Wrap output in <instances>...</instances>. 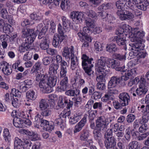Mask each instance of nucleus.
Here are the masks:
<instances>
[{
	"mask_svg": "<svg viewBox=\"0 0 149 149\" xmlns=\"http://www.w3.org/2000/svg\"><path fill=\"white\" fill-rule=\"evenodd\" d=\"M60 114L59 115L60 118L56 119L54 122V126L55 125L59 128L61 130H63L65 127V124L64 120H65L66 118L69 116H66L65 118L61 117L60 116Z\"/></svg>",
	"mask_w": 149,
	"mask_h": 149,
	"instance_id": "25",
	"label": "nucleus"
},
{
	"mask_svg": "<svg viewBox=\"0 0 149 149\" xmlns=\"http://www.w3.org/2000/svg\"><path fill=\"white\" fill-rule=\"evenodd\" d=\"M82 66V67L87 66H90L91 65L92 61H93V58H89L86 54H83L81 56Z\"/></svg>",
	"mask_w": 149,
	"mask_h": 149,
	"instance_id": "28",
	"label": "nucleus"
},
{
	"mask_svg": "<svg viewBox=\"0 0 149 149\" xmlns=\"http://www.w3.org/2000/svg\"><path fill=\"white\" fill-rule=\"evenodd\" d=\"M20 116L22 118L23 124L24 125L23 128L29 127L32 124L31 121L29 119V115L24 112H20Z\"/></svg>",
	"mask_w": 149,
	"mask_h": 149,
	"instance_id": "19",
	"label": "nucleus"
},
{
	"mask_svg": "<svg viewBox=\"0 0 149 149\" xmlns=\"http://www.w3.org/2000/svg\"><path fill=\"white\" fill-rule=\"evenodd\" d=\"M73 104V102L71 101L67 97L60 96L58 103V106L60 107H63L66 106H67L60 114V116L63 118L69 116L71 113L70 108L72 107Z\"/></svg>",
	"mask_w": 149,
	"mask_h": 149,
	"instance_id": "4",
	"label": "nucleus"
},
{
	"mask_svg": "<svg viewBox=\"0 0 149 149\" xmlns=\"http://www.w3.org/2000/svg\"><path fill=\"white\" fill-rule=\"evenodd\" d=\"M42 68V64L39 61H38L33 66L34 72H36L38 70H40Z\"/></svg>",
	"mask_w": 149,
	"mask_h": 149,
	"instance_id": "60",
	"label": "nucleus"
},
{
	"mask_svg": "<svg viewBox=\"0 0 149 149\" xmlns=\"http://www.w3.org/2000/svg\"><path fill=\"white\" fill-rule=\"evenodd\" d=\"M60 83V86H58L56 88V91L62 92H64L69 88L68 80L67 77H63Z\"/></svg>",
	"mask_w": 149,
	"mask_h": 149,
	"instance_id": "14",
	"label": "nucleus"
},
{
	"mask_svg": "<svg viewBox=\"0 0 149 149\" xmlns=\"http://www.w3.org/2000/svg\"><path fill=\"white\" fill-rule=\"evenodd\" d=\"M117 67V68L116 70L118 71H120L122 72H123V74H124V75H125V72H126L128 70H130L131 69L129 70H125V67L124 65L123 64H120V63H119V65Z\"/></svg>",
	"mask_w": 149,
	"mask_h": 149,
	"instance_id": "57",
	"label": "nucleus"
},
{
	"mask_svg": "<svg viewBox=\"0 0 149 149\" xmlns=\"http://www.w3.org/2000/svg\"><path fill=\"white\" fill-rule=\"evenodd\" d=\"M84 14L81 12L73 11L70 13V17L75 23L77 24L82 22Z\"/></svg>",
	"mask_w": 149,
	"mask_h": 149,
	"instance_id": "12",
	"label": "nucleus"
},
{
	"mask_svg": "<svg viewBox=\"0 0 149 149\" xmlns=\"http://www.w3.org/2000/svg\"><path fill=\"white\" fill-rule=\"evenodd\" d=\"M11 116L14 118L13 124L16 127L23 128L22 118L19 117L20 116V112H18L16 110H13L11 113Z\"/></svg>",
	"mask_w": 149,
	"mask_h": 149,
	"instance_id": "10",
	"label": "nucleus"
},
{
	"mask_svg": "<svg viewBox=\"0 0 149 149\" xmlns=\"http://www.w3.org/2000/svg\"><path fill=\"white\" fill-rule=\"evenodd\" d=\"M49 86L47 87V90L50 92H52L53 87L54 86L56 83L57 77L56 75H50L48 78L46 79Z\"/></svg>",
	"mask_w": 149,
	"mask_h": 149,
	"instance_id": "18",
	"label": "nucleus"
},
{
	"mask_svg": "<svg viewBox=\"0 0 149 149\" xmlns=\"http://www.w3.org/2000/svg\"><path fill=\"white\" fill-rule=\"evenodd\" d=\"M54 128V124L53 122H49V124L47 125L44 130L50 132L53 130Z\"/></svg>",
	"mask_w": 149,
	"mask_h": 149,
	"instance_id": "62",
	"label": "nucleus"
},
{
	"mask_svg": "<svg viewBox=\"0 0 149 149\" xmlns=\"http://www.w3.org/2000/svg\"><path fill=\"white\" fill-rule=\"evenodd\" d=\"M137 70L136 68H134L127 71L125 75L120 77L115 76L112 77L108 82V88H115L124 86L125 85V81L127 80L130 77H134L136 74Z\"/></svg>",
	"mask_w": 149,
	"mask_h": 149,
	"instance_id": "1",
	"label": "nucleus"
},
{
	"mask_svg": "<svg viewBox=\"0 0 149 149\" xmlns=\"http://www.w3.org/2000/svg\"><path fill=\"white\" fill-rule=\"evenodd\" d=\"M10 94V97L11 96L12 97H20L22 93L18 90H17L15 88H13L11 89Z\"/></svg>",
	"mask_w": 149,
	"mask_h": 149,
	"instance_id": "44",
	"label": "nucleus"
},
{
	"mask_svg": "<svg viewBox=\"0 0 149 149\" xmlns=\"http://www.w3.org/2000/svg\"><path fill=\"white\" fill-rule=\"evenodd\" d=\"M90 123V128L92 130H94L97 127V122H99V124L100 125L101 127H102V130L103 131H106L107 129V126L108 124H107L105 119L103 116H101L98 117L97 119L96 120V125L94 120H89Z\"/></svg>",
	"mask_w": 149,
	"mask_h": 149,
	"instance_id": "8",
	"label": "nucleus"
},
{
	"mask_svg": "<svg viewBox=\"0 0 149 149\" xmlns=\"http://www.w3.org/2000/svg\"><path fill=\"white\" fill-rule=\"evenodd\" d=\"M85 22L86 26L88 28L91 29L95 27V20L93 18H89L86 20Z\"/></svg>",
	"mask_w": 149,
	"mask_h": 149,
	"instance_id": "45",
	"label": "nucleus"
},
{
	"mask_svg": "<svg viewBox=\"0 0 149 149\" xmlns=\"http://www.w3.org/2000/svg\"><path fill=\"white\" fill-rule=\"evenodd\" d=\"M129 149H139L140 146L139 143L137 141H133L129 143L128 145Z\"/></svg>",
	"mask_w": 149,
	"mask_h": 149,
	"instance_id": "50",
	"label": "nucleus"
},
{
	"mask_svg": "<svg viewBox=\"0 0 149 149\" xmlns=\"http://www.w3.org/2000/svg\"><path fill=\"white\" fill-rule=\"evenodd\" d=\"M148 85V83H147V85H146V84H143V83H141L139 85V88H137L136 90V93L137 95L141 97H143L148 91V90L146 87H147V86Z\"/></svg>",
	"mask_w": 149,
	"mask_h": 149,
	"instance_id": "21",
	"label": "nucleus"
},
{
	"mask_svg": "<svg viewBox=\"0 0 149 149\" xmlns=\"http://www.w3.org/2000/svg\"><path fill=\"white\" fill-rule=\"evenodd\" d=\"M144 49H132V50H134L135 51H137V57L140 58H144L146 56L147 54V53L146 52L144 51H142Z\"/></svg>",
	"mask_w": 149,
	"mask_h": 149,
	"instance_id": "40",
	"label": "nucleus"
},
{
	"mask_svg": "<svg viewBox=\"0 0 149 149\" xmlns=\"http://www.w3.org/2000/svg\"><path fill=\"white\" fill-rule=\"evenodd\" d=\"M43 120V119L42 118L41 115L38 113L36 115L35 117V124H36V125L39 126L41 122V120Z\"/></svg>",
	"mask_w": 149,
	"mask_h": 149,
	"instance_id": "61",
	"label": "nucleus"
},
{
	"mask_svg": "<svg viewBox=\"0 0 149 149\" xmlns=\"http://www.w3.org/2000/svg\"><path fill=\"white\" fill-rule=\"evenodd\" d=\"M31 141L28 139H23L22 141L18 137L15 138L14 141V149H29L31 146Z\"/></svg>",
	"mask_w": 149,
	"mask_h": 149,
	"instance_id": "6",
	"label": "nucleus"
},
{
	"mask_svg": "<svg viewBox=\"0 0 149 149\" xmlns=\"http://www.w3.org/2000/svg\"><path fill=\"white\" fill-rule=\"evenodd\" d=\"M0 65L2 68V72L4 75L7 76L11 74L13 68L12 65L5 61H2L0 63Z\"/></svg>",
	"mask_w": 149,
	"mask_h": 149,
	"instance_id": "16",
	"label": "nucleus"
},
{
	"mask_svg": "<svg viewBox=\"0 0 149 149\" xmlns=\"http://www.w3.org/2000/svg\"><path fill=\"white\" fill-rule=\"evenodd\" d=\"M117 67V68L116 70L118 71H120L122 72H123V74H124V75H125V72H126L128 70H130L131 69L129 70H125V67L124 65L123 64H120V63H119V65Z\"/></svg>",
	"mask_w": 149,
	"mask_h": 149,
	"instance_id": "58",
	"label": "nucleus"
},
{
	"mask_svg": "<svg viewBox=\"0 0 149 149\" xmlns=\"http://www.w3.org/2000/svg\"><path fill=\"white\" fill-rule=\"evenodd\" d=\"M63 28L61 25L59 24L58 26V34H55L53 38L52 44L55 47H57L59 46L61 42L65 38L64 35V33L68 32L70 29V22L66 19L65 17H62Z\"/></svg>",
	"mask_w": 149,
	"mask_h": 149,
	"instance_id": "2",
	"label": "nucleus"
},
{
	"mask_svg": "<svg viewBox=\"0 0 149 149\" xmlns=\"http://www.w3.org/2000/svg\"><path fill=\"white\" fill-rule=\"evenodd\" d=\"M48 97L49 99L47 100L49 102L50 107H53L55 105L54 99L56 97V95L54 94H51L48 95Z\"/></svg>",
	"mask_w": 149,
	"mask_h": 149,
	"instance_id": "47",
	"label": "nucleus"
},
{
	"mask_svg": "<svg viewBox=\"0 0 149 149\" xmlns=\"http://www.w3.org/2000/svg\"><path fill=\"white\" fill-rule=\"evenodd\" d=\"M103 70V69L98 67L97 69V70H96L97 72L101 74L98 76H97L96 80L99 82H102L105 81V78L108 71L107 70H105L104 69V70Z\"/></svg>",
	"mask_w": 149,
	"mask_h": 149,
	"instance_id": "23",
	"label": "nucleus"
},
{
	"mask_svg": "<svg viewBox=\"0 0 149 149\" xmlns=\"http://www.w3.org/2000/svg\"><path fill=\"white\" fill-rule=\"evenodd\" d=\"M53 61V58L49 56L45 57L42 59V63L45 65H49Z\"/></svg>",
	"mask_w": 149,
	"mask_h": 149,
	"instance_id": "52",
	"label": "nucleus"
},
{
	"mask_svg": "<svg viewBox=\"0 0 149 149\" xmlns=\"http://www.w3.org/2000/svg\"><path fill=\"white\" fill-rule=\"evenodd\" d=\"M126 37L121 36H116L112 37V41L115 42L122 49L126 50L127 49Z\"/></svg>",
	"mask_w": 149,
	"mask_h": 149,
	"instance_id": "9",
	"label": "nucleus"
},
{
	"mask_svg": "<svg viewBox=\"0 0 149 149\" xmlns=\"http://www.w3.org/2000/svg\"><path fill=\"white\" fill-rule=\"evenodd\" d=\"M133 81H134V83L136 84H138L139 82V84H140L141 83H143V84L146 83L145 79L142 77L138 76L136 77Z\"/></svg>",
	"mask_w": 149,
	"mask_h": 149,
	"instance_id": "53",
	"label": "nucleus"
},
{
	"mask_svg": "<svg viewBox=\"0 0 149 149\" xmlns=\"http://www.w3.org/2000/svg\"><path fill=\"white\" fill-rule=\"evenodd\" d=\"M116 5L117 8L118 9L116 14L120 20H130L133 19V14L130 12L125 10V3L123 1H118L116 2Z\"/></svg>",
	"mask_w": 149,
	"mask_h": 149,
	"instance_id": "5",
	"label": "nucleus"
},
{
	"mask_svg": "<svg viewBox=\"0 0 149 149\" xmlns=\"http://www.w3.org/2000/svg\"><path fill=\"white\" fill-rule=\"evenodd\" d=\"M47 77V76H43L42 79L39 83V86L40 88L43 89L45 93H48L51 92L47 90V87L49 86L46 79Z\"/></svg>",
	"mask_w": 149,
	"mask_h": 149,
	"instance_id": "26",
	"label": "nucleus"
},
{
	"mask_svg": "<svg viewBox=\"0 0 149 149\" xmlns=\"http://www.w3.org/2000/svg\"><path fill=\"white\" fill-rule=\"evenodd\" d=\"M80 117V116L77 113L72 114L69 119L70 124L72 125L75 124L79 120Z\"/></svg>",
	"mask_w": 149,
	"mask_h": 149,
	"instance_id": "33",
	"label": "nucleus"
},
{
	"mask_svg": "<svg viewBox=\"0 0 149 149\" xmlns=\"http://www.w3.org/2000/svg\"><path fill=\"white\" fill-rule=\"evenodd\" d=\"M26 98L29 100H34L37 97L36 95L35 91L33 90L30 89L26 93Z\"/></svg>",
	"mask_w": 149,
	"mask_h": 149,
	"instance_id": "34",
	"label": "nucleus"
},
{
	"mask_svg": "<svg viewBox=\"0 0 149 149\" xmlns=\"http://www.w3.org/2000/svg\"><path fill=\"white\" fill-rule=\"evenodd\" d=\"M33 42V39H31L30 41L29 40H25L24 42L19 47V50L21 52H24L29 50L31 47L32 43Z\"/></svg>",
	"mask_w": 149,
	"mask_h": 149,
	"instance_id": "24",
	"label": "nucleus"
},
{
	"mask_svg": "<svg viewBox=\"0 0 149 149\" xmlns=\"http://www.w3.org/2000/svg\"><path fill=\"white\" fill-rule=\"evenodd\" d=\"M116 140L114 137L105 139L104 144L107 149L113 147L116 145Z\"/></svg>",
	"mask_w": 149,
	"mask_h": 149,
	"instance_id": "30",
	"label": "nucleus"
},
{
	"mask_svg": "<svg viewBox=\"0 0 149 149\" xmlns=\"http://www.w3.org/2000/svg\"><path fill=\"white\" fill-rule=\"evenodd\" d=\"M89 120H94V118L97 115V111L96 110H91L88 112Z\"/></svg>",
	"mask_w": 149,
	"mask_h": 149,
	"instance_id": "56",
	"label": "nucleus"
},
{
	"mask_svg": "<svg viewBox=\"0 0 149 149\" xmlns=\"http://www.w3.org/2000/svg\"><path fill=\"white\" fill-rule=\"evenodd\" d=\"M91 29L87 26L83 28V32H78L77 35L81 41H84L85 39L89 42L92 41V39L90 36L88 35V33L91 30Z\"/></svg>",
	"mask_w": 149,
	"mask_h": 149,
	"instance_id": "13",
	"label": "nucleus"
},
{
	"mask_svg": "<svg viewBox=\"0 0 149 149\" xmlns=\"http://www.w3.org/2000/svg\"><path fill=\"white\" fill-rule=\"evenodd\" d=\"M135 115L132 114H130L127 116L126 120L128 123H131L133 122L135 119Z\"/></svg>",
	"mask_w": 149,
	"mask_h": 149,
	"instance_id": "64",
	"label": "nucleus"
},
{
	"mask_svg": "<svg viewBox=\"0 0 149 149\" xmlns=\"http://www.w3.org/2000/svg\"><path fill=\"white\" fill-rule=\"evenodd\" d=\"M41 115L44 116L46 117L50 116L52 114V109L49 107L41 110Z\"/></svg>",
	"mask_w": 149,
	"mask_h": 149,
	"instance_id": "48",
	"label": "nucleus"
},
{
	"mask_svg": "<svg viewBox=\"0 0 149 149\" xmlns=\"http://www.w3.org/2000/svg\"><path fill=\"white\" fill-rule=\"evenodd\" d=\"M143 2L142 1V3H141L140 5L138 6V8L141 10H145L147 9V7L149 4V0H143Z\"/></svg>",
	"mask_w": 149,
	"mask_h": 149,
	"instance_id": "49",
	"label": "nucleus"
},
{
	"mask_svg": "<svg viewBox=\"0 0 149 149\" xmlns=\"http://www.w3.org/2000/svg\"><path fill=\"white\" fill-rule=\"evenodd\" d=\"M92 66H93L92 64L90 66L82 67L85 72V76L88 80H91L94 79L95 75V72L92 70Z\"/></svg>",
	"mask_w": 149,
	"mask_h": 149,
	"instance_id": "20",
	"label": "nucleus"
},
{
	"mask_svg": "<svg viewBox=\"0 0 149 149\" xmlns=\"http://www.w3.org/2000/svg\"><path fill=\"white\" fill-rule=\"evenodd\" d=\"M131 27L128 25L123 24L122 27H119L116 31L117 36H124V35L127 38L131 37V35L133 34L131 29Z\"/></svg>",
	"mask_w": 149,
	"mask_h": 149,
	"instance_id": "7",
	"label": "nucleus"
},
{
	"mask_svg": "<svg viewBox=\"0 0 149 149\" xmlns=\"http://www.w3.org/2000/svg\"><path fill=\"white\" fill-rule=\"evenodd\" d=\"M72 100L74 102V106L76 107H78L81 102V96H77L72 98Z\"/></svg>",
	"mask_w": 149,
	"mask_h": 149,
	"instance_id": "54",
	"label": "nucleus"
},
{
	"mask_svg": "<svg viewBox=\"0 0 149 149\" xmlns=\"http://www.w3.org/2000/svg\"><path fill=\"white\" fill-rule=\"evenodd\" d=\"M59 67L58 64L52 63L49 66V74L50 75H55L57 73V70Z\"/></svg>",
	"mask_w": 149,
	"mask_h": 149,
	"instance_id": "31",
	"label": "nucleus"
},
{
	"mask_svg": "<svg viewBox=\"0 0 149 149\" xmlns=\"http://www.w3.org/2000/svg\"><path fill=\"white\" fill-rule=\"evenodd\" d=\"M106 49L107 51L109 52L113 53L117 50L118 48L116 44L111 43L107 45Z\"/></svg>",
	"mask_w": 149,
	"mask_h": 149,
	"instance_id": "35",
	"label": "nucleus"
},
{
	"mask_svg": "<svg viewBox=\"0 0 149 149\" xmlns=\"http://www.w3.org/2000/svg\"><path fill=\"white\" fill-rule=\"evenodd\" d=\"M113 56L114 59L120 61H124L126 59V57L125 55H122L119 54L115 53Z\"/></svg>",
	"mask_w": 149,
	"mask_h": 149,
	"instance_id": "55",
	"label": "nucleus"
},
{
	"mask_svg": "<svg viewBox=\"0 0 149 149\" xmlns=\"http://www.w3.org/2000/svg\"><path fill=\"white\" fill-rule=\"evenodd\" d=\"M3 136L6 141L9 142L10 141L11 136L9 130L8 129L6 128L4 129Z\"/></svg>",
	"mask_w": 149,
	"mask_h": 149,
	"instance_id": "51",
	"label": "nucleus"
},
{
	"mask_svg": "<svg viewBox=\"0 0 149 149\" xmlns=\"http://www.w3.org/2000/svg\"><path fill=\"white\" fill-rule=\"evenodd\" d=\"M106 58L104 57H101L100 59L97 61V63L96 66H95V70H97L98 67L103 69L102 70H107L106 69V65H107Z\"/></svg>",
	"mask_w": 149,
	"mask_h": 149,
	"instance_id": "29",
	"label": "nucleus"
},
{
	"mask_svg": "<svg viewBox=\"0 0 149 149\" xmlns=\"http://www.w3.org/2000/svg\"><path fill=\"white\" fill-rule=\"evenodd\" d=\"M49 104L47 99H41L39 103V107L40 110L49 107Z\"/></svg>",
	"mask_w": 149,
	"mask_h": 149,
	"instance_id": "36",
	"label": "nucleus"
},
{
	"mask_svg": "<svg viewBox=\"0 0 149 149\" xmlns=\"http://www.w3.org/2000/svg\"><path fill=\"white\" fill-rule=\"evenodd\" d=\"M145 32L143 31H139L137 32L135 31L132 36V35H131L130 38L131 39L130 40L132 42H134L133 43H130L129 50H131L134 49H143L144 48L145 45L143 43L145 40L143 39L145 35Z\"/></svg>",
	"mask_w": 149,
	"mask_h": 149,
	"instance_id": "3",
	"label": "nucleus"
},
{
	"mask_svg": "<svg viewBox=\"0 0 149 149\" xmlns=\"http://www.w3.org/2000/svg\"><path fill=\"white\" fill-rule=\"evenodd\" d=\"M112 5V4L111 3H105L102 4L98 8V9L99 11H103L104 10H107L110 9Z\"/></svg>",
	"mask_w": 149,
	"mask_h": 149,
	"instance_id": "42",
	"label": "nucleus"
},
{
	"mask_svg": "<svg viewBox=\"0 0 149 149\" xmlns=\"http://www.w3.org/2000/svg\"><path fill=\"white\" fill-rule=\"evenodd\" d=\"M113 105L115 109L117 110L121 109L122 108V105L121 102H119L117 100H114L113 102Z\"/></svg>",
	"mask_w": 149,
	"mask_h": 149,
	"instance_id": "59",
	"label": "nucleus"
},
{
	"mask_svg": "<svg viewBox=\"0 0 149 149\" xmlns=\"http://www.w3.org/2000/svg\"><path fill=\"white\" fill-rule=\"evenodd\" d=\"M40 46L42 49L47 50L49 47V42L48 39L46 38H43Z\"/></svg>",
	"mask_w": 149,
	"mask_h": 149,
	"instance_id": "39",
	"label": "nucleus"
},
{
	"mask_svg": "<svg viewBox=\"0 0 149 149\" xmlns=\"http://www.w3.org/2000/svg\"><path fill=\"white\" fill-rule=\"evenodd\" d=\"M47 52L48 54L54 56L57 54V51L56 49L50 48L47 50Z\"/></svg>",
	"mask_w": 149,
	"mask_h": 149,
	"instance_id": "63",
	"label": "nucleus"
},
{
	"mask_svg": "<svg viewBox=\"0 0 149 149\" xmlns=\"http://www.w3.org/2000/svg\"><path fill=\"white\" fill-rule=\"evenodd\" d=\"M74 47L71 46L69 48L68 47H64L63 51L62 52L63 56L65 58V60L68 61H69L72 56L74 54Z\"/></svg>",
	"mask_w": 149,
	"mask_h": 149,
	"instance_id": "15",
	"label": "nucleus"
},
{
	"mask_svg": "<svg viewBox=\"0 0 149 149\" xmlns=\"http://www.w3.org/2000/svg\"><path fill=\"white\" fill-rule=\"evenodd\" d=\"M119 101L122 103L123 106L127 105L130 101V97L127 93H120L119 96Z\"/></svg>",
	"mask_w": 149,
	"mask_h": 149,
	"instance_id": "22",
	"label": "nucleus"
},
{
	"mask_svg": "<svg viewBox=\"0 0 149 149\" xmlns=\"http://www.w3.org/2000/svg\"><path fill=\"white\" fill-rule=\"evenodd\" d=\"M22 37L25 38V41L27 40H29V41H30L31 39H33V42L37 36L34 33L33 29H30L24 28L22 29Z\"/></svg>",
	"mask_w": 149,
	"mask_h": 149,
	"instance_id": "11",
	"label": "nucleus"
},
{
	"mask_svg": "<svg viewBox=\"0 0 149 149\" xmlns=\"http://www.w3.org/2000/svg\"><path fill=\"white\" fill-rule=\"evenodd\" d=\"M80 93V91L76 88L74 89H70L66 91L65 94L70 96H79Z\"/></svg>",
	"mask_w": 149,
	"mask_h": 149,
	"instance_id": "32",
	"label": "nucleus"
},
{
	"mask_svg": "<svg viewBox=\"0 0 149 149\" xmlns=\"http://www.w3.org/2000/svg\"><path fill=\"white\" fill-rule=\"evenodd\" d=\"M13 31V28L12 26L8 24H5L3 30V31L7 34H9Z\"/></svg>",
	"mask_w": 149,
	"mask_h": 149,
	"instance_id": "46",
	"label": "nucleus"
},
{
	"mask_svg": "<svg viewBox=\"0 0 149 149\" xmlns=\"http://www.w3.org/2000/svg\"><path fill=\"white\" fill-rule=\"evenodd\" d=\"M30 17L31 19L37 22L41 20L42 18V16L41 14L39 13L35 12L31 14Z\"/></svg>",
	"mask_w": 149,
	"mask_h": 149,
	"instance_id": "38",
	"label": "nucleus"
},
{
	"mask_svg": "<svg viewBox=\"0 0 149 149\" xmlns=\"http://www.w3.org/2000/svg\"><path fill=\"white\" fill-rule=\"evenodd\" d=\"M90 136V133L88 130H84L80 132L79 136V139L81 141L87 140Z\"/></svg>",
	"mask_w": 149,
	"mask_h": 149,
	"instance_id": "37",
	"label": "nucleus"
},
{
	"mask_svg": "<svg viewBox=\"0 0 149 149\" xmlns=\"http://www.w3.org/2000/svg\"><path fill=\"white\" fill-rule=\"evenodd\" d=\"M125 9H130L132 10H134L135 8L136 7V5L132 0L125 2Z\"/></svg>",
	"mask_w": 149,
	"mask_h": 149,
	"instance_id": "43",
	"label": "nucleus"
},
{
	"mask_svg": "<svg viewBox=\"0 0 149 149\" xmlns=\"http://www.w3.org/2000/svg\"><path fill=\"white\" fill-rule=\"evenodd\" d=\"M97 123L96 128L93 130V134L94 139L99 144H100L102 142V135L101 132V130H102L103 127H101L100 125L99 124L100 122H97Z\"/></svg>",
	"mask_w": 149,
	"mask_h": 149,
	"instance_id": "17",
	"label": "nucleus"
},
{
	"mask_svg": "<svg viewBox=\"0 0 149 149\" xmlns=\"http://www.w3.org/2000/svg\"><path fill=\"white\" fill-rule=\"evenodd\" d=\"M98 15L99 17L102 19H104L105 21H108L110 23L111 22V20H113V17L110 14H109L107 12L103 11L98 12Z\"/></svg>",
	"mask_w": 149,
	"mask_h": 149,
	"instance_id": "27",
	"label": "nucleus"
},
{
	"mask_svg": "<svg viewBox=\"0 0 149 149\" xmlns=\"http://www.w3.org/2000/svg\"><path fill=\"white\" fill-rule=\"evenodd\" d=\"M70 4L69 0H61L60 7L62 10H65L68 9Z\"/></svg>",
	"mask_w": 149,
	"mask_h": 149,
	"instance_id": "41",
	"label": "nucleus"
}]
</instances>
